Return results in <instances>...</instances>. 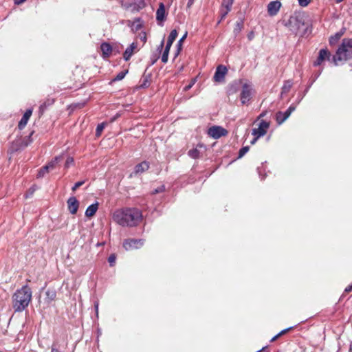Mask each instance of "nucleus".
Listing matches in <instances>:
<instances>
[{
	"label": "nucleus",
	"mask_w": 352,
	"mask_h": 352,
	"mask_svg": "<svg viewBox=\"0 0 352 352\" xmlns=\"http://www.w3.org/2000/svg\"><path fill=\"white\" fill-rule=\"evenodd\" d=\"M342 35V33H337L336 35H335V41H337L338 40L341 36ZM334 39L333 37H332L331 39H330V43H333V40Z\"/></svg>",
	"instance_id": "e433bc0d"
},
{
	"label": "nucleus",
	"mask_w": 352,
	"mask_h": 352,
	"mask_svg": "<svg viewBox=\"0 0 352 352\" xmlns=\"http://www.w3.org/2000/svg\"><path fill=\"white\" fill-rule=\"evenodd\" d=\"M195 81H196V79L192 80V82L188 85L186 86L185 90L190 89L193 86V85L195 84Z\"/></svg>",
	"instance_id": "58836bf2"
},
{
	"label": "nucleus",
	"mask_w": 352,
	"mask_h": 352,
	"mask_svg": "<svg viewBox=\"0 0 352 352\" xmlns=\"http://www.w3.org/2000/svg\"><path fill=\"white\" fill-rule=\"evenodd\" d=\"M105 124L104 122L98 124L96 128V135L97 136H100L101 135L102 131L104 128Z\"/></svg>",
	"instance_id": "bb28decb"
},
{
	"label": "nucleus",
	"mask_w": 352,
	"mask_h": 352,
	"mask_svg": "<svg viewBox=\"0 0 352 352\" xmlns=\"http://www.w3.org/2000/svg\"><path fill=\"white\" fill-rule=\"evenodd\" d=\"M164 39H162L160 46L158 47V49L161 50L164 47Z\"/></svg>",
	"instance_id": "37998d69"
},
{
	"label": "nucleus",
	"mask_w": 352,
	"mask_h": 352,
	"mask_svg": "<svg viewBox=\"0 0 352 352\" xmlns=\"http://www.w3.org/2000/svg\"><path fill=\"white\" fill-rule=\"evenodd\" d=\"M84 183H85V182H84V181H80V182H76V183L74 184V186L72 187V190H73L74 192V191H76V189H77L78 188H79L80 186H81L82 185H83V184H84Z\"/></svg>",
	"instance_id": "72a5a7b5"
},
{
	"label": "nucleus",
	"mask_w": 352,
	"mask_h": 352,
	"mask_svg": "<svg viewBox=\"0 0 352 352\" xmlns=\"http://www.w3.org/2000/svg\"><path fill=\"white\" fill-rule=\"evenodd\" d=\"M156 19L158 21H163L165 19V7L163 3H160L156 12Z\"/></svg>",
	"instance_id": "6ab92c4d"
},
{
	"label": "nucleus",
	"mask_w": 352,
	"mask_h": 352,
	"mask_svg": "<svg viewBox=\"0 0 352 352\" xmlns=\"http://www.w3.org/2000/svg\"><path fill=\"white\" fill-rule=\"evenodd\" d=\"M208 133L210 137L218 139L222 136H226L228 134V131L221 126H213L208 129Z\"/></svg>",
	"instance_id": "6e6552de"
},
{
	"label": "nucleus",
	"mask_w": 352,
	"mask_h": 352,
	"mask_svg": "<svg viewBox=\"0 0 352 352\" xmlns=\"http://www.w3.org/2000/svg\"><path fill=\"white\" fill-rule=\"evenodd\" d=\"M195 0H188L187 3V7L190 8L192 5L193 4Z\"/></svg>",
	"instance_id": "a19ab883"
},
{
	"label": "nucleus",
	"mask_w": 352,
	"mask_h": 352,
	"mask_svg": "<svg viewBox=\"0 0 352 352\" xmlns=\"http://www.w3.org/2000/svg\"><path fill=\"white\" fill-rule=\"evenodd\" d=\"M351 291H352V285H351L348 286V287H346V289H345V292H350Z\"/></svg>",
	"instance_id": "c03bdc74"
},
{
	"label": "nucleus",
	"mask_w": 352,
	"mask_h": 352,
	"mask_svg": "<svg viewBox=\"0 0 352 352\" xmlns=\"http://www.w3.org/2000/svg\"><path fill=\"white\" fill-rule=\"evenodd\" d=\"M63 160V156L59 155L56 157L53 160H52L50 162H49L47 165L45 166V168L50 170H53L55 168L56 164L59 163Z\"/></svg>",
	"instance_id": "412c9836"
},
{
	"label": "nucleus",
	"mask_w": 352,
	"mask_h": 352,
	"mask_svg": "<svg viewBox=\"0 0 352 352\" xmlns=\"http://www.w3.org/2000/svg\"><path fill=\"white\" fill-rule=\"evenodd\" d=\"M295 107L290 106L285 112L278 111L276 115V122L278 124H283L295 110Z\"/></svg>",
	"instance_id": "1a4fd4ad"
},
{
	"label": "nucleus",
	"mask_w": 352,
	"mask_h": 352,
	"mask_svg": "<svg viewBox=\"0 0 352 352\" xmlns=\"http://www.w3.org/2000/svg\"><path fill=\"white\" fill-rule=\"evenodd\" d=\"M98 202H96L88 206L85 211V216L87 217H92L93 216H94V214H96L98 209Z\"/></svg>",
	"instance_id": "f3484780"
},
{
	"label": "nucleus",
	"mask_w": 352,
	"mask_h": 352,
	"mask_svg": "<svg viewBox=\"0 0 352 352\" xmlns=\"http://www.w3.org/2000/svg\"><path fill=\"white\" fill-rule=\"evenodd\" d=\"M281 7V3L278 1H271L267 6V12L270 16H275Z\"/></svg>",
	"instance_id": "4468645a"
},
{
	"label": "nucleus",
	"mask_w": 352,
	"mask_h": 352,
	"mask_svg": "<svg viewBox=\"0 0 352 352\" xmlns=\"http://www.w3.org/2000/svg\"><path fill=\"white\" fill-rule=\"evenodd\" d=\"M265 347H263L262 349L258 351L257 352H263L265 351Z\"/></svg>",
	"instance_id": "8fccbe9b"
},
{
	"label": "nucleus",
	"mask_w": 352,
	"mask_h": 352,
	"mask_svg": "<svg viewBox=\"0 0 352 352\" xmlns=\"http://www.w3.org/2000/svg\"><path fill=\"white\" fill-rule=\"evenodd\" d=\"M100 49L102 50L104 57H109L112 52L111 46L107 43H103L101 44Z\"/></svg>",
	"instance_id": "aec40b11"
},
{
	"label": "nucleus",
	"mask_w": 352,
	"mask_h": 352,
	"mask_svg": "<svg viewBox=\"0 0 352 352\" xmlns=\"http://www.w3.org/2000/svg\"><path fill=\"white\" fill-rule=\"evenodd\" d=\"M279 337H280V336H279V335H278V334H277L276 336H275L274 337H273V338L271 339V342H274V341H275V340H276L278 338H279Z\"/></svg>",
	"instance_id": "49530a36"
},
{
	"label": "nucleus",
	"mask_w": 352,
	"mask_h": 352,
	"mask_svg": "<svg viewBox=\"0 0 352 352\" xmlns=\"http://www.w3.org/2000/svg\"><path fill=\"white\" fill-rule=\"evenodd\" d=\"M67 207L69 212L75 214L79 207V202L75 197H71L67 200Z\"/></svg>",
	"instance_id": "ddd939ff"
},
{
	"label": "nucleus",
	"mask_w": 352,
	"mask_h": 352,
	"mask_svg": "<svg viewBox=\"0 0 352 352\" xmlns=\"http://www.w3.org/2000/svg\"><path fill=\"white\" fill-rule=\"evenodd\" d=\"M233 1L234 0H223L220 10L221 20L219 21V23H220V21L223 20L231 10Z\"/></svg>",
	"instance_id": "9b49d317"
},
{
	"label": "nucleus",
	"mask_w": 352,
	"mask_h": 352,
	"mask_svg": "<svg viewBox=\"0 0 352 352\" xmlns=\"http://www.w3.org/2000/svg\"><path fill=\"white\" fill-rule=\"evenodd\" d=\"M51 352H59L58 349L56 348L55 345L53 344L52 346Z\"/></svg>",
	"instance_id": "79ce46f5"
},
{
	"label": "nucleus",
	"mask_w": 352,
	"mask_h": 352,
	"mask_svg": "<svg viewBox=\"0 0 352 352\" xmlns=\"http://www.w3.org/2000/svg\"><path fill=\"white\" fill-rule=\"evenodd\" d=\"M285 26L296 34L302 36L306 32L303 14L300 13H294L290 16L288 21L285 23Z\"/></svg>",
	"instance_id": "20e7f679"
},
{
	"label": "nucleus",
	"mask_w": 352,
	"mask_h": 352,
	"mask_svg": "<svg viewBox=\"0 0 352 352\" xmlns=\"http://www.w3.org/2000/svg\"><path fill=\"white\" fill-rule=\"evenodd\" d=\"M46 296L48 300V302H50L55 299L56 294V292L54 290H47L46 292Z\"/></svg>",
	"instance_id": "b1692460"
},
{
	"label": "nucleus",
	"mask_w": 352,
	"mask_h": 352,
	"mask_svg": "<svg viewBox=\"0 0 352 352\" xmlns=\"http://www.w3.org/2000/svg\"><path fill=\"white\" fill-rule=\"evenodd\" d=\"M13 308L15 311H23L29 305L32 299V290L28 286L25 285L13 295Z\"/></svg>",
	"instance_id": "f03ea898"
},
{
	"label": "nucleus",
	"mask_w": 352,
	"mask_h": 352,
	"mask_svg": "<svg viewBox=\"0 0 352 352\" xmlns=\"http://www.w3.org/2000/svg\"><path fill=\"white\" fill-rule=\"evenodd\" d=\"M165 190V187L164 185H162L160 186V187H158L157 188H156L153 192V194H157V193H160V192H164Z\"/></svg>",
	"instance_id": "c9c22d12"
},
{
	"label": "nucleus",
	"mask_w": 352,
	"mask_h": 352,
	"mask_svg": "<svg viewBox=\"0 0 352 352\" xmlns=\"http://www.w3.org/2000/svg\"><path fill=\"white\" fill-rule=\"evenodd\" d=\"M26 0H15V3L16 4H21L23 2H25Z\"/></svg>",
	"instance_id": "a18cd8bd"
},
{
	"label": "nucleus",
	"mask_w": 352,
	"mask_h": 352,
	"mask_svg": "<svg viewBox=\"0 0 352 352\" xmlns=\"http://www.w3.org/2000/svg\"><path fill=\"white\" fill-rule=\"evenodd\" d=\"M188 155L193 159L198 158L199 156V151L197 148L190 149L188 151Z\"/></svg>",
	"instance_id": "393cba45"
},
{
	"label": "nucleus",
	"mask_w": 352,
	"mask_h": 352,
	"mask_svg": "<svg viewBox=\"0 0 352 352\" xmlns=\"http://www.w3.org/2000/svg\"><path fill=\"white\" fill-rule=\"evenodd\" d=\"M177 30H173L170 32V34H169V36L168 37L166 45L165 47L164 51L163 54L162 56V61L164 63H166L168 61V54H169L170 49L171 47V45H172L173 43L175 41V38H177Z\"/></svg>",
	"instance_id": "39448f33"
},
{
	"label": "nucleus",
	"mask_w": 352,
	"mask_h": 352,
	"mask_svg": "<svg viewBox=\"0 0 352 352\" xmlns=\"http://www.w3.org/2000/svg\"><path fill=\"white\" fill-rule=\"evenodd\" d=\"M187 34H188V32H186L185 34L183 35V36L179 39V41H178V43H177V45H178V52L176 54V56L177 55V54L179 52V51L181 50V48H182V42L186 39V38L187 37Z\"/></svg>",
	"instance_id": "cd10ccee"
},
{
	"label": "nucleus",
	"mask_w": 352,
	"mask_h": 352,
	"mask_svg": "<svg viewBox=\"0 0 352 352\" xmlns=\"http://www.w3.org/2000/svg\"><path fill=\"white\" fill-rule=\"evenodd\" d=\"M270 126L269 122L262 120L259 123L258 128H254L252 129V134L256 138H260L266 134L267 131Z\"/></svg>",
	"instance_id": "0eeeda50"
},
{
	"label": "nucleus",
	"mask_w": 352,
	"mask_h": 352,
	"mask_svg": "<svg viewBox=\"0 0 352 352\" xmlns=\"http://www.w3.org/2000/svg\"><path fill=\"white\" fill-rule=\"evenodd\" d=\"M291 328H288V329H284L283 331H281L280 333H278V335H279V336L285 334L286 332H287Z\"/></svg>",
	"instance_id": "ea45409f"
},
{
	"label": "nucleus",
	"mask_w": 352,
	"mask_h": 352,
	"mask_svg": "<svg viewBox=\"0 0 352 352\" xmlns=\"http://www.w3.org/2000/svg\"><path fill=\"white\" fill-rule=\"evenodd\" d=\"M148 168V163L147 162H142L135 166L134 173L135 174H140L147 170Z\"/></svg>",
	"instance_id": "a211bd4d"
},
{
	"label": "nucleus",
	"mask_w": 352,
	"mask_h": 352,
	"mask_svg": "<svg viewBox=\"0 0 352 352\" xmlns=\"http://www.w3.org/2000/svg\"><path fill=\"white\" fill-rule=\"evenodd\" d=\"M228 69L223 65H219L217 67L216 72L213 76V79L215 82H221L224 80L226 74H227Z\"/></svg>",
	"instance_id": "9d476101"
},
{
	"label": "nucleus",
	"mask_w": 352,
	"mask_h": 352,
	"mask_svg": "<svg viewBox=\"0 0 352 352\" xmlns=\"http://www.w3.org/2000/svg\"><path fill=\"white\" fill-rule=\"evenodd\" d=\"M95 308H96V312L98 313V303H96L95 305Z\"/></svg>",
	"instance_id": "09e8293b"
},
{
	"label": "nucleus",
	"mask_w": 352,
	"mask_h": 352,
	"mask_svg": "<svg viewBox=\"0 0 352 352\" xmlns=\"http://www.w3.org/2000/svg\"><path fill=\"white\" fill-rule=\"evenodd\" d=\"M335 65L342 64L344 62H349L352 65V39L344 38L341 45L338 49L336 54L333 57Z\"/></svg>",
	"instance_id": "7ed1b4c3"
},
{
	"label": "nucleus",
	"mask_w": 352,
	"mask_h": 352,
	"mask_svg": "<svg viewBox=\"0 0 352 352\" xmlns=\"http://www.w3.org/2000/svg\"><path fill=\"white\" fill-rule=\"evenodd\" d=\"M116 256L112 254L111 256H109V258H108V261L110 264L111 266H113L116 262Z\"/></svg>",
	"instance_id": "f704fd0d"
},
{
	"label": "nucleus",
	"mask_w": 352,
	"mask_h": 352,
	"mask_svg": "<svg viewBox=\"0 0 352 352\" xmlns=\"http://www.w3.org/2000/svg\"><path fill=\"white\" fill-rule=\"evenodd\" d=\"M249 146H243L239 150V157H242L246 153L248 152Z\"/></svg>",
	"instance_id": "c85d7f7f"
},
{
	"label": "nucleus",
	"mask_w": 352,
	"mask_h": 352,
	"mask_svg": "<svg viewBox=\"0 0 352 352\" xmlns=\"http://www.w3.org/2000/svg\"><path fill=\"white\" fill-rule=\"evenodd\" d=\"M311 1V0H298V2L301 7H307Z\"/></svg>",
	"instance_id": "c756f323"
},
{
	"label": "nucleus",
	"mask_w": 352,
	"mask_h": 352,
	"mask_svg": "<svg viewBox=\"0 0 352 352\" xmlns=\"http://www.w3.org/2000/svg\"><path fill=\"white\" fill-rule=\"evenodd\" d=\"M49 170L45 168V166H43L42 168L40 169L38 173V177H43L46 173H48Z\"/></svg>",
	"instance_id": "473e14b6"
},
{
	"label": "nucleus",
	"mask_w": 352,
	"mask_h": 352,
	"mask_svg": "<svg viewBox=\"0 0 352 352\" xmlns=\"http://www.w3.org/2000/svg\"><path fill=\"white\" fill-rule=\"evenodd\" d=\"M140 38L141 41H142L144 43L146 42V33L144 32H142L140 34Z\"/></svg>",
	"instance_id": "4c0bfd02"
},
{
	"label": "nucleus",
	"mask_w": 352,
	"mask_h": 352,
	"mask_svg": "<svg viewBox=\"0 0 352 352\" xmlns=\"http://www.w3.org/2000/svg\"><path fill=\"white\" fill-rule=\"evenodd\" d=\"M113 220L122 226H135L142 220V212L135 208H126L116 210L112 216Z\"/></svg>",
	"instance_id": "f257e3e1"
},
{
	"label": "nucleus",
	"mask_w": 352,
	"mask_h": 352,
	"mask_svg": "<svg viewBox=\"0 0 352 352\" xmlns=\"http://www.w3.org/2000/svg\"><path fill=\"white\" fill-rule=\"evenodd\" d=\"M340 1H341V0H338V1H337V2H338V3H339V2H340Z\"/></svg>",
	"instance_id": "3c124183"
},
{
	"label": "nucleus",
	"mask_w": 352,
	"mask_h": 352,
	"mask_svg": "<svg viewBox=\"0 0 352 352\" xmlns=\"http://www.w3.org/2000/svg\"><path fill=\"white\" fill-rule=\"evenodd\" d=\"M143 245V241L142 240L138 239H127L125 240L123 243V247L126 250H131L134 248H139Z\"/></svg>",
	"instance_id": "f8f14e48"
},
{
	"label": "nucleus",
	"mask_w": 352,
	"mask_h": 352,
	"mask_svg": "<svg viewBox=\"0 0 352 352\" xmlns=\"http://www.w3.org/2000/svg\"><path fill=\"white\" fill-rule=\"evenodd\" d=\"M32 109H28L25 113L23 114L22 118L19 122V129H23L27 124L30 116H32Z\"/></svg>",
	"instance_id": "dca6fc26"
},
{
	"label": "nucleus",
	"mask_w": 352,
	"mask_h": 352,
	"mask_svg": "<svg viewBox=\"0 0 352 352\" xmlns=\"http://www.w3.org/2000/svg\"><path fill=\"white\" fill-rule=\"evenodd\" d=\"M135 48H136V45L134 43H133L132 44H131V45L129 47H128L126 49V50L123 54V57L125 60H129V58L133 55V51Z\"/></svg>",
	"instance_id": "4be33fe9"
},
{
	"label": "nucleus",
	"mask_w": 352,
	"mask_h": 352,
	"mask_svg": "<svg viewBox=\"0 0 352 352\" xmlns=\"http://www.w3.org/2000/svg\"><path fill=\"white\" fill-rule=\"evenodd\" d=\"M253 89L250 83H244L242 86V90L240 94L241 101L243 104H246L250 100Z\"/></svg>",
	"instance_id": "423d86ee"
},
{
	"label": "nucleus",
	"mask_w": 352,
	"mask_h": 352,
	"mask_svg": "<svg viewBox=\"0 0 352 352\" xmlns=\"http://www.w3.org/2000/svg\"><path fill=\"white\" fill-rule=\"evenodd\" d=\"M126 72H121L117 74V76L114 78L113 80H121L124 78L126 75Z\"/></svg>",
	"instance_id": "7c9ffc66"
},
{
	"label": "nucleus",
	"mask_w": 352,
	"mask_h": 352,
	"mask_svg": "<svg viewBox=\"0 0 352 352\" xmlns=\"http://www.w3.org/2000/svg\"><path fill=\"white\" fill-rule=\"evenodd\" d=\"M74 164V159L73 157H68L66 160V162H65V168H69L71 165H72Z\"/></svg>",
	"instance_id": "2f4dec72"
},
{
	"label": "nucleus",
	"mask_w": 352,
	"mask_h": 352,
	"mask_svg": "<svg viewBox=\"0 0 352 352\" xmlns=\"http://www.w3.org/2000/svg\"><path fill=\"white\" fill-rule=\"evenodd\" d=\"M330 57V53L324 49H322L319 52V55L317 60L314 62V65L315 66H318L321 65L322 61H324L326 58H329Z\"/></svg>",
	"instance_id": "2eb2a0df"
},
{
	"label": "nucleus",
	"mask_w": 352,
	"mask_h": 352,
	"mask_svg": "<svg viewBox=\"0 0 352 352\" xmlns=\"http://www.w3.org/2000/svg\"><path fill=\"white\" fill-rule=\"evenodd\" d=\"M258 138H259L254 137V140H252L251 144H255V142L257 141V140H258Z\"/></svg>",
	"instance_id": "de8ad7c7"
},
{
	"label": "nucleus",
	"mask_w": 352,
	"mask_h": 352,
	"mask_svg": "<svg viewBox=\"0 0 352 352\" xmlns=\"http://www.w3.org/2000/svg\"><path fill=\"white\" fill-rule=\"evenodd\" d=\"M292 85V83L290 81L285 82L282 87V92L283 93L288 92L290 90Z\"/></svg>",
	"instance_id": "a878e982"
},
{
	"label": "nucleus",
	"mask_w": 352,
	"mask_h": 352,
	"mask_svg": "<svg viewBox=\"0 0 352 352\" xmlns=\"http://www.w3.org/2000/svg\"><path fill=\"white\" fill-rule=\"evenodd\" d=\"M142 21L140 18L135 19L131 23V26L133 30L138 31L142 27Z\"/></svg>",
	"instance_id": "5701e85b"
}]
</instances>
